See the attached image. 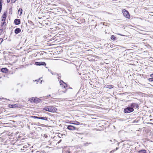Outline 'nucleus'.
Listing matches in <instances>:
<instances>
[{
	"mask_svg": "<svg viewBox=\"0 0 153 153\" xmlns=\"http://www.w3.org/2000/svg\"><path fill=\"white\" fill-rule=\"evenodd\" d=\"M111 39L113 40H115L117 39L116 38L114 35H112L111 36Z\"/></svg>",
	"mask_w": 153,
	"mask_h": 153,
	"instance_id": "f3484780",
	"label": "nucleus"
},
{
	"mask_svg": "<svg viewBox=\"0 0 153 153\" xmlns=\"http://www.w3.org/2000/svg\"><path fill=\"white\" fill-rule=\"evenodd\" d=\"M118 34V35H120L123 36L122 35H121V34Z\"/></svg>",
	"mask_w": 153,
	"mask_h": 153,
	"instance_id": "79ce46f5",
	"label": "nucleus"
},
{
	"mask_svg": "<svg viewBox=\"0 0 153 153\" xmlns=\"http://www.w3.org/2000/svg\"><path fill=\"white\" fill-rule=\"evenodd\" d=\"M153 78H149L148 79V80L150 82H153Z\"/></svg>",
	"mask_w": 153,
	"mask_h": 153,
	"instance_id": "cd10ccee",
	"label": "nucleus"
},
{
	"mask_svg": "<svg viewBox=\"0 0 153 153\" xmlns=\"http://www.w3.org/2000/svg\"><path fill=\"white\" fill-rule=\"evenodd\" d=\"M118 149V148H117H117H116V150H117Z\"/></svg>",
	"mask_w": 153,
	"mask_h": 153,
	"instance_id": "ea45409f",
	"label": "nucleus"
},
{
	"mask_svg": "<svg viewBox=\"0 0 153 153\" xmlns=\"http://www.w3.org/2000/svg\"><path fill=\"white\" fill-rule=\"evenodd\" d=\"M91 143H84V145L85 146H88L89 144H91Z\"/></svg>",
	"mask_w": 153,
	"mask_h": 153,
	"instance_id": "a878e982",
	"label": "nucleus"
},
{
	"mask_svg": "<svg viewBox=\"0 0 153 153\" xmlns=\"http://www.w3.org/2000/svg\"><path fill=\"white\" fill-rule=\"evenodd\" d=\"M31 153H40V152L39 151L36 150H32L30 152Z\"/></svg>",
	"mask_w": 153,
	"mask_h": 153,
	"instance_id": "4be33fe9",
	"label": "nucleus"
},
{
	"mask_svg": "<svg viewBox=\"0 0 153 153\" xmlns=\"http://www.w3.org/2000/svg\"><path fill=\"white\" fill-rule=\"evenodd\" d=\"M35 100H36V99H35V98L33 97H32L29 100L31 102H34V101H35Z\"/></svg>",
	"mask_w": 153,
	"mask_h": 153,
	"instance_id": "6ab92c4d",
	"label": "nucleus"
},
{
	"mask_svg": "<svg viewBox=\"0 0 153 153\" xmlns=\"http://www.w3.org/2000/svg\"><path fill=\"white\" fill-rule=\"evenodd\" d=\"M35 64L36 65H44L45 66H46V63L45 62H35Z\"/></svg>",
	"mask_w": 153,
	"mask_h": 153,
	"instance_id": "423d86ee",
	"label": "nucleus"
},
{
	"mask_svg": "<svg viewBox=\"0 0 153 153\" xmlns=\"http://www.w3.org/2000/svg\"><path fill=\"white\" fill-rule=\"evenodd\" d=\"M3 28H1L0 29V35H1V34L2 33L3 30Z\"/></svg>",
	"mask_w": 153,
	"mask_h": 153,
	"instance_id": "bb28decb",
	"label": "nucleus"
},
{
	"mask_svg": "<svg viewBox=\"0 0 153 153\" xmlns=\"http://www.w3.org/2000/svg\"><path fill=\"white\" fill-rule=\"evenodd\" d=\"M39 119H41L42 120H47V118L46 117H39Z\"/></svg>",
	"mask_w": 153,
	"mask_h": 153,
	"instance_id": "2eb2a0df",
	"label": "nucleus"
},
{
	"mask_svg": "<svg viewBox=\"0 0 153 153\" xmlns=\"http://www.w3.org/2000/svg\"><path fill=\"white\" fill-rule=\"evenodd\" d=\"M138 153H146V152L145 150H142L139 151Z\"/></svg>",
	"mask_w": 153,
	"mask_h": 153,
	"instance_id": "412c9836",
	"label": "nucleus"
},
{
	"mask_svg": "<svg viewBox=\"0 0 153 153\" xmlns=\"http://www.w3.org/2000/svg\"><path fill=\"white\" fill-rule=\"evenodd\" d=\"M40 83H42V80H40Z\"/></svg>",
	"mask_w": 153,
	"mask_h": 153,
	"instance_id": "a19ab883",
	"label": "nucleus"
},
{
	"mask_svg": "<svg viewBox=\"0 0 153 153\" xmlns=\"http://www.w3.org/2000/svg\"><path fill=\"white\" fill-rule=\"evenodd\" d=\"M10 0H7V2L8 3L10 2Z\"/></svg>",
	"mask_w": 153,
	"mask_h": 153,
	"instance_id": "f704fd0d",
	"label": "nucleus"
},
{
	"mask_svg": "<svg viewBox=\"0 0 153 153\" xmlns=\"http://www.w3.org/2000/svg\"><path fill=\"white\" fill-rule=\"evenodd\" d=\"M43 109L46 111L53 113L57 111V109L52 106H47L43 108Z\"/></svg>",
	"mask_w": 153,
	"mask_h": 153,
	"instance_id": "f257e3e1",
	"label": "nucleus"
},
{
	"mask_svg": "<svg viewBox=\"0 0 153 153\" xmlns=\"http://www.w3.org/2000/svg\"><path fill=\"white\" fill-rule=\"evenodd\" d=\"M71 124H72L76 125H79L80 124L79 123L78 121H74V123H70Z\"/></svg>",
	"mask_w": 153,
	"mask_h": 153,
	"instance_id": "aec40b11",
	"label": "nucleus"
},
{
	"mask_svg": "<svg viewBox=\"0 0 153 153\" xmlns=\"http://www.w3.org/2000/svg\"><path fill=\"white\" fill-rule=\"evenodd\" d=\"M33 117L35 119H39V117H37L36 116H33Z\"/></svg>",
	"mask_w": 153,
	"mask_h": 153,
	"instance_id": "c85d7f7f",
	"label": "nucleus"
},
{
	"mask_svg": "<svg viewBox=\"0 0 153 153\" xmlns=\"http://www.w3.org/2000/svg\"><path fill=\"white\" fill-rule=\"evenodd\" d=\"M3 22H2L1 25V28H4V25H6V23L5 22V21H3Z\"/></svg>",
	"mask_w": 153,
	"mask_h": 153,
	"instance_id": "4468645a",
	"label": "nucleus"
},
{
	"mask_svg": "<svg viewBox=\"0 0 153 153\" xmlns=\"http://www.w3.org/2000/svg\"><path fill=\"white\" fill-rule=\"evenodd\" d=\"M48 96H49V97H50L51 96V95H48Z\"/></svg>",
	"mask_w": 153,
	"mask_h": 153,
	"instance_id": "37998d69",
	"label": "nucleus"
},
{
	"mask_svg": "<svg viewBox=\"0 0 153 153\" xmlns=\"http://www.w3.org/2000/svg\"><path fill=\"white\" fill-rule=\"evenodd\" d=\"M23 148H27V147L26 146H23Z\"/></svg>",
	"mask_w": 153,
	"mask_h": 153,
	"instance_id": "c9c22d12",
	"label": "nucleus"
},
{
	"mask_svg": "<svg viewBox=\"0 0 153 153\" xmlns=\"http://www.w3.org/2000/svg\"><path fill=\"white\" fill-rule=\"evenodd\" d=\"M67 128L70 130H74L76 129V128L74 126L71 125H68L67 126Z\"/></svg>",
	"mask_w": 153,
	"mask_h": 153,
	"instance_id": "39448f33",
	"label": "nucleus"
},
{
	"mask_svg": "<svg viewBox=\"0 0 153 153\" xmlns=\"http://www.w3.org/2000/svg\"><path fill=\"white\" fill-rule=\"evenodd\" d=\"M0 40H1V42H2L3 40V39H2V38H0Z\"/></svg>",
	"mask_w": 153,
	"mask_h": 153,
	"instance_id": "72a5a7b5",
	"label": "nucleus"
},
{
	"mask_svg": "<svg viewBox=\"0 0 153 153\" xmlns=\"http://www.w3.org/2000/svg\"><path fill=\"white\" fill-rule=\"evenodd\" d=\"M16 0H11V2L13 3H15Z\"/></svg>",
	"mask_w": 153,
	"mask_h": 153,
	"instance_id": "c756f323",
	"label": "nucleus"
},
{
	"mask_svg": "<svg viewBox=\"0 0 153 153\" xmlns=\"http://www.w3.org/2000/svg\"><path fill=\"white\" fill-rule=\"evenodd\" d=\"M106 88H109V89L112 88H113V87H114V86L113 85H106Z\"/></svg>",
	"mask_w": 153,
	"mask_h": 153,
	"instance_id": "dca6fc26",
	"label": "nucleus"
},
{
	"mask_svg": "<svg viewBox=\"0 0 153 153\" xmlns=\"http://www.w3.org/2000/svg\"><path fill=\"white\" fill-rule=\"evenodd\" d=\"M113 1H114V0H112Z\"/></svg>",
	"mask_w": 153,
	"mask_h": 153,
	"instance_id": "a18cd8bd",
	"label": "nucleus"
},
{
	"mask_svg": "<svg viewBox=\"0 0 153 153\" xmlns=\"http://www.w3.org/2000/svg\"><path fill=\"white\" fill-rule=\"evenodd\" d=\"M60 86L62 88L66 89L67 87V84L64 82L62 80H61L60 82Z\"/></svg>",
	"mask_w": 153,
	"mask_h": 153,
	"instance_id": "20e7f679",
	"label": "nucleus"
},
{
	"mask_svg": "<svg viewBox=\"0 0 153 153\" xmlns=\"http://www.w3.org/2000/svg\"><path fill=\"white\" fill-rule=\"evenodd\" d=\"M14 22L16 25H19L20 23V20L19 19H16L14 20Z\"/></svg>",
	"mask_w": 153,
	"mask_h": 153,
	"instance_id": "1a4fd4ad",
	"label": "nucleus"
},
{
	"mask_svg": "<svg viewBox=\"0 0 153 153\" xmlns=\"http://www.w3.org/2000/svg\"><path fill=\"white\" fill-rule=\"evenodd\" d=\"M40 80V79H39L38 80H37H37H36L35 81L37 82V83H38V82Z\"/></svg>",
	"mask_w": 153,
	"mask_h": 153,
	"instance_id": "2f4dec72",
	"label": "nucleus"
},
{
	"mask_svg": "<svg viewBox=\"0 0 153 153\" xmlns=\"http://www.w3.org/2000/svg\"><path fill=\"white\" fill-rule=\"evenodd\" d=\"M22 8H19L18 11V13H19L20 12V14H21L22 13Z\"/></svg>",
	"mask_w": 153,
	"mask_h": 153,
	"instance_id": "5701e85b",
	"label": "nucleus"
},
{
	"mask_svg": "<svg viewBox=\"0 0 153 153\" xmlns=\"http://www.w3.org/2000/svg\"><path fill=\"white\" fill-rule=\"evenodd\" d=\"M2 2H1V0H0V13L2 9Z\"/></svg>",
	"mask_w": 153,
	"mask_h": 153,
	"instance_id": "b1692460",
	"label": "nucleus"
},
{
	"mask_svg": "<svg viewBox=\"0 0 153 153\" xmlns=\"http://www.w3.org/2000/svg\"><path fill=\"white\" fill-rule=\"evenodd\" d=\"M150 76L151 77H152L153 78V73L151 74L150 75Z\"/></svg>",
	"mask_w": 153,
	"mask_h": 153,
	"instance_id": "473e14b6",
	"label": "nucleus"
},
{
	"mask_svg": "<svg viewBox=\"0 0 153 153\" xmlns=\"http://www.w3.org/2000/svg\"><path fill=\"white\" fill-rule=\"evenodd\" d=\"M81 77V78L83 79H85V78H87V75L86 74H80Z\"/></svg>",
	"mask_w": 153,
	"mask_h": 153,
	"instance_id": "9d476101",
	"label": "nucleus"
},
{
	"mask_svg": "<svg viewBox=\"0 0 153 153\" xmlns=\"http://www.w3.org/2000/svg\"><path fill=\"white\" fill-rule=\"evenodd\" d=\"M35 99H36V100L34 101V102L38 103L39 102L40 100L39 98L36 97L35 98Z\"/></svg>",
	"mask_w": 153,
	"mask_h": 153,
	"instance_id": "a211bd4d",
	"label": "nucleus"
},
{
	"mask_svg": "<svg viewBox=\"0 0 153 153\" xmlns=\"http://www.w3.org/2000/svg\"><path fill=\"white\" fill-rule=\"evenodd\" d=\"M6 16V12H5L4 13L1 17L2 18V19L1 20L2 21H5Z\"/></svg>",
	"mask_w": 153,
	"mask_h": 153,
	"instance_id": "6e6552de",
	"label": "nucleus"
},
{
	"mask_svg": "<svg viewBox=\"0 0 153 153\" xmlns=\"http://www.w3.org/2000/svg\"><path fill=\"white\" fill-rule=\"evenodd\" d=\"M1 71L2 72L7 73L8 72V70L7 68H3L1 69Z\"/></svg>",
	"mask_w": 153,
	"mask_h": 153,
	"instance_id": "f8f14e48",
	"label": "nucleus"
},
{
	"mask_svg": "<svg viewBox=\"0 0 153 153\" xmlns=\"http://www.w3.org/2000/svg\"><path fill=\"white\" fill-rule=\"evenodd\" d=\"M21 31V29L19 28H17L15 29L14 31L15 33L18 34Z\"/></svg>",
	"mask_w": 153,
	"mask_h": 153,
	"instance_id": "9b49d317",
	"label": "nucleus"
},
{
	"mask_svg": "<svg viewBox=\"0 0 153 153\" xmlns=\"http://www.w3.org/2000/svg\"><path fill=\"white\" fill-rule=\"evenodd\" d=\"M61 141V140H60L58 143H60V142Z\"/></svg>",
	"mask_w": 153,
	"mask_h": 153,
	"instance_id": "e433bc0d",
	"label": "nucleus"
},
{
	"mask_svg": "<svg viewBox=\"0 0 153 153\" xmlns=\"http://www.w3.org/2000/svg\"><path fill=\"white\" fill-rule=\"evenodd\" d=\"M66 153H70V152H68V151H67L66 152Z\"/></svg>",
	"mask_w": 153,
	"mask_h": 153,
	"instance_id": "58836bf2",
	"label": "nucleus"
},
{
	"mask_svg": "<svg viewBox=\"0 0 153 153\" xmlns=\"http://www.w3.org/2000/svg\"><path fill=\"white\" fill-rule=\"evenodd\" d=\"M122 12L124 16L126 18L129 19L130 18V16L128 12L126 10L123 9L122 10Z\"/></svg>",
	"mask_w": 153,
	"mask_h": 153,
	"instance_id": "f03ea898",
	"label": "nucleus"
},
{
	"mask_svg": "<svg viewBox=\"0 0 153 153\" xmlns=\"http://www.w3.org/2000/svg\"><path fill=\"white\" fill-rule=\"evenodd\" d=\"M134 111V108H131L129 106L125 108L124 110V112L125 113H128L133 112Z\"/></svg>",
	"mask_w": 153,
	"mask_h": 153,
	"instance_id": "7ed1b4c3",
	"label": "nucleus"
},
{
	"mask_svg": "<svg viewBox=\"0 0 153 153\" xmlns=\"http://www.w3.org/2000/svg\"><path fill=\"white\" fill-rule=\"evenodd\" d=\"M44 137H45V138H46L48 137V136H47V135L46 134H45L44 135Z\"/></svg>",
	"mask_w": 153,
	"mask_h": 153,
	"instance_id": "7c9ffc66",
	"label": "nucleus"
},
{
	"mask_svg": "<svg viewBox=\"0 0 153 153\" xmlns=\"http://www.w3.org/2000/svg\"><path fill=\"white\" fill-rule=\"evenodd\" d=\"M85 20L84 19H82V20H80V21L79 23L80 24L85 23Z\"/></svg>",
	"mask_w": 153,
	"mask_h": 153,
	"instance_id": "393cba45",
	"label": "nucleus"
},
{
	"mask_svg": "<svg viewBox=\"0 0 153 153\" xmlns=\"http://www.w3.org/2000/svg\"><path fill=\"white\" fill-rule=\"evenodd\" d=\"M129 106L131 108H134L135 107L136 108H138V104L136 103H132Z\"/></svg>",
	"mask_w": 153,
	"mask_h": 153,
	"instance_id": "0eeeda50",
	"label": "nucleus"
},
{
	"mask_svg": "<svg viewBox=\"0 0 153 153\" xmlns=\"http://www.w3.org/2000/svg\"><path fill=\"white\" fill-rule=\"evenodd\" d=\"M8 106L10 108H11L18 107V105L16 104L12 105L10 104L8 105Z\"/></svg>",
	"mask_w": 153,
	"mask_h": 153,
	"instance_id": "ddd939ff",
	"label": "nucleus"
},
{
	"mask_svg": "<svg viewBox=\"0 0 153 153\" xmlns=\"http://www.w3.org/2000/svg\"><path fill=\"white\" fill-rule=\"evenodd\" d=\"M66 90H65V91H63L64 93H65L66 92Z\"/></svg>",
	"mask_w": 153,
	"mask_h": 153,
	"instance_id": "4c0bfd02",
	"label": "nucleus"
},
{
	"mask_svg": "<svg viewBox=\"0 0 153 153\" xmlns=\"http://www.w3.org/2000/svg\"><path fill=\"white\" fill-rule=\"evenodd\" d=\"M48 70L49 71H51V70H50L49 69H48Z\"/></svg>",
	"mask_w": 153,
	"mask_h": 153,
	"instance_id": "c03bdc74",
	"label": "nucleus"
}]
</instances>
